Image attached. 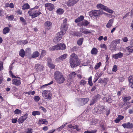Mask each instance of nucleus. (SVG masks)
<instances>
[{"mask_svg": "<svg viewBox=\"0 0 133 133\" xmlns=\"http://www.w3.org/2000/svg\"><path fill=\"white\" fill-rule=\"evenodd\" d=\"M17 119V118H16L14 119H12V122L14 123H16V122Z\"/></svg>", "mask_w": 133, "mask_h": 133, "instance_id": "obj_63", "label": "nucleus"}, {"mask_svg": "<svg viewBox=\"0 0 133 133\" xmlns=\"http://www.w3.org/2000/svg\"><path fill=\"white\" fill-rule=\"evenodd\" d=\"M123 55V54L122 53L119 52L117 54L113 55L112 56L114 59H117L118 58H120L122 57Z\"/></svg>", "mask_w": 133, "mask_h": 133, "instance_id": "obj_16", "label": "nucleus"}, {"mask_svg": "<svg viewBox=\"0 0 133 133\" xmlns=\"http://www.w3.org/2000/svg\"><path fill=\"white\" fill-rule=\"evenodd\" d=\"M42 96L45 99L50 100L52 98V95L50 91L44 90L42 92Z\"/></svg>", "mask_w": 133, "mask_h": 133, "instance_id": "obj_7", "label": "nucleus"}, {"mask_svg": "<svg viewBox=\"0 0 133 133\" xmlns=\"http://www.w3.org/2000/svg\"><path fill=\"white\" fill-rule=\"evenodd\" d=\"M48 65L50 68L52 69H54L55 68V65L52 63L48 64Z\"/></svg>", "mask_w": 133, "mask_h": 133, "instance_id": "obj_52", "label": "nucleus"}, {"mask_svg": "<svg viewBox=\"0 0 133 133\" xmlns=\"http://www.w3.org/2000/svg\"><path fill=\"white\" fill-rule=\"evenodd\" d=\"M48 122L46 121V119H42L39 120L38 122V124H47Z\"/></svg>", "mask_w": 133, "mask_h": 133, "instance_id": "obj_27", "label": "nucleus"}, {"mask_svg": "<svg viewBox=\"0 0 133 133\" xmlns=\"http://www.w3.org/2000/svg\"><path fill=\"white\" fill-rule=\"evenodd\" d=\"M9 73L10 74V75L11 76L12 78H19V77H16L13 74V73L10 70L9 71Z\"/></svg>", "mask_w": 133, "mask_h": 133, "instance_id": "obj_53", "label": "nucleus"}, {"mask_svg": "<svg viewBox=\"0 0 133 133\" xmlns=\"http://www.w3.org/2000/svg\"><path fill=\"white\" fill-rule=\"evenodd\" d=\"M90 24V22L87 20H84L80 23L81 26H87Z\"/></svg>", "mask_w": 133, "mask_h": 133, "instance_id": "obj_26", "label": "nucleus"}, {"mask_svg": "<svg viewBox=\"0 0 133 133\" xmlns=\"http://www.w3.org/2000/svg\"><path fill=\"white\" fill-rule=\"evenodd\" d=\"M87 82L84 80H81L79 82V84L81 85H84Z\"/></svg>", "mask_w": 133, "mask_h": 133, "instance_id": "obj_40", "label": "nucleus"}, {"mask_svg": "<svg viewBox=\"0 0 133 133\" xmlns=\"http://www.w3.org/2000/svg\"><path fill=\"white\" fill-rule=\"evenodd\" d=\"M25 51L23 49H21L19 52V55L22 57H24L25 56Z\"/></svg>", "mask_w": 133, "mask_h": 133, "instance_id": "obj_33", "label": "nucleus"}, {"mask_svg": "<svg viewBox=\"0 0 133 133\" xmlns=\"http://www.w3.org/2000/svg\"><path fill=\"white\" fill-rule=\"evenodd\" d=\"M96 130H94L92 131H87L84 132V133H95L96 132Z\"/></svg>", "mask_w": 133, "mask_h": 133, "instance_id": "obj_56", "label": "nucleus"}, {"mask_svg": "<svg viewBox=\"0 0 133 133\" xmlns=\"http://www.w3.org/2000/svg\"><path fill=\"white\" fill-rule=\"evenodd\" d=\"M6 18H8L9 20L12 21L14 18V16L13 15L10 16L7 15L6 16Z\"/></svg>", "mask_w": 133, "mask_h": 133, "instance_id": "obj_43", "label": "nucleus"}, {"mask_svg": "<svg viewBox=\"0 0 133 133\" xmlns=\"http://www.w3.org/2000/svg\"><path fill=\"white\" fill-rule=\"evenodd\" d=\"M67 124V123H66L65 124L62 125L61 127L58 128L57 129V130L59 131H61L62 129H63L66 126V125Z\"/></svg>", "mask_w": 133, "mask_h": 133, "instance_id": "obj_45", "label": "nucleus"}, {"mask_svg": "<svg viewBox=\"0 0 133 133\" xmlns=\"http://www.w3.org/2000/svg\"><path fill=\"white\" fill-rule=\"evenodd\" d=\"M12 84L18 86L21 84L20 80L19 79H14L12 80Z\"/></svg>", "mask_w": 133, "mask_h": 133, "instance_id": "obj_17", "label": "nucleus"}, {"mask_svg": "<svg viewBox=\"0 0 133 133\" xmlns=\"http://www.w3.org/2000/svg\"><path fill=\"white\" fill-rule=\"evenodd\" d=\"M114 22V20L112 19H110L108 22L107 23V25L106 27L108 28H109L111 27L112 25V23Z\"/></svg>", "mask_w": 133, "mask_h": 133, "instance_id": "obj_23", "label": "nucleus"}, {"mask_svg": "<svg viewBox=\"0 0 133 133\" xmlns=\"http://www.w3.org/2000/svg\"><path fill=\"white\" fill-rule=\"evenodd\" d=\"M45 7H47V9L49 11H52L54 8V5L50 3H46L45 4Z\"/></svg>", "mask_w": 133, "mask_h": 133, "instance_id": "obj_12", "label": "nucleus"}, {"mask_svg": "<svg viewBox=\"0 0 133 133\" xmlns=\"http://www.w3.org/2000/svg\"><path fill=\"white\" fill-rule=\"evenodd\" d=\"M40 114V112L38 111H34L32 112V115L34 116L36 115H39Z\"/></svg>", "mask_w": 133, "mask_h": 133, "instance_id": "obj_37", "label": "nucleus"}, {"mask_svg": "<svg viewBox=\"0 0 133 133\" xmlns=\"http://www.w3.org/2000/svg\"><path fill=\"white\" fill-rule=\"evenodd\" d=\"M116 44L114 42H112L110 47V49L112 51L115 50L116 48Z\"/></svg>", "mask_w": 133, "mask_h": 133, "instance_id": "obj_19", "label": "nucleus"}, {"mask_svg": "<svg viewBox=\"0 0 133 133\" xmlns=\"http://www.w3.org/2000/svg\"><path fill=\"white\" fill-rule=\"evenodd\" d=\"M91 53L92 55H96L98 52L97 49L95 48H93L91 51Z\"/></svg>", "mask_w": 133, "mask_h": 133, "instance_id": "obj_32", "label": "nucleus"}, {"mask_svg": "<svg viewBox=\"0 0 133 133\" xmlns=\"http://www.w3.org/2000/svg\"><path fill=\"white\" fill-rule=\"evenodd\" d=\"M28 114H25L24 115L18 119L17 122L19 124L22 123L27 118Z\"/></svg>", "mask_w": 133, "mask_h": 133, "instance_id": "obj_10", "label": "nucleus"}, {"mask_svg": "<svg viewBox=\"0 0 133 133\" xmlns=\"http://www.w3.org/2000/svg\"><path fill=\"white\" fill-rule=\"evenodd\" d=\"M22 9L23 10L28 9L30 8V6L28 3L24 4L22 6Z\"/></svg>", "mask_w": 133, "mask_h": 133, "instance_id": "obj_34", "label": "nucleus"}, {"mask_svg": "<svg viewBox=\"0 0 133 133\" xmlns=\"http://www.w3.org/2000/svg\"><path fill=\"white\" fill-rule=\"evenodd\" d=\"M104 106L103 105L99 106L97 107V108L98 109V110L101 113L102 112V110L104 108Z\"/></svg>", "mask_w": 133, "mask_h": 133, "instance_id": "obj_39", "label": "nucleus"}, {"mask_svg": "<svg viewBox=\"0 0 133 133\" xmlns=\"http://www.w3.org/2000/svg\"><path fill=\"white\" fill-rule=\"evenodd\" d=\"M20 20L23 22L24 23V24L26 23L25 19L22 17H20Z\"/></svg>", "mask_w": 133, "mask_h": 133, "instance_id": "obj_55", "label": "nucleus"}, {"mask_svg": "<svg viewBox=\"0 0 133 133\" xmlns=\"http://www.w3.org/2000/svg\"><path fill=\"white\" fill-rule=\"evenodd\" d=\"M38 8V6H36L30 9L28 11L29 15L32 18H34L42 14L39 10H36Z\"/></svg>", "mask_w": 133, "mask_h": 133, "instance_id": "obj_4", "label": "nucleus"}, {"mask_svg": "<svg viewBox=\"0 0 133 133\" xmlns=\"http://www.w3.org/2000/svg\"><path fill=\"white\" fill-rule=\"evenodd\" d=\"M10 29L9 28L6 27L4 28L3 29V32L4 34H6V33H8L10 31Z\"/></svg>", "mask_w": 133, "mask_h": 133, "instance_id": "obj_29", "label": "nucleus"}, {"mask_svg": "<svg viewBox=\"0 0 133 133\" xmlns=\"http://www.w3.org/2000/svg\"><path fill=\"white\" fill-rule=\"evenodd\" d=\"M39 55V53L37 51H35L31 55V57L32 58H34L38 57Z\"/></svg>", "mask_w": 133, "mask_h": 133, "instance_id": "obj_28", "label": "nucleus"}, {"mask_svg": "<svg viewBox=\"0 0 133 133\" xmlns=\"http://www.w3.org/2000/svg\"><path fill=\"white\" fill-rule=\"evenodd\" d=\"M46 51L45 50H42L40 56V58H42L46 55Z\"/></svg>", "mask_w": 133, "mask_h": 133, "instance_id": "obj_38", "label": "nucleus"}, {"mask_svg": "<svg viewBox=\"0 0 133 133\" xmlns=\"http://www.w3.org/2000/svg\"><path fill=\"white\" fill-rule=\"evenodd\" d=\"M3 69V63L2 62H0V70H2Z\"/></svg>", "mask_w": 133, "mask_h": 133, "instance_id": "obj_62", "label": "nucleus"}, {"mask_svg": "<svg viewBox=\"0 0 133 133\" xmlns=\"http://www.w3.org/2000/svg\"><path fill=\"white\" fill-rule=\"evenodd\" d=\"M101 98V96L98 94L94 96L90 101V105H92L94 104L97 101Z\"/></svg>", "mask_w": 133, "mask_h": 133, "instance_id": "obj_9", "label": "nucleus"}, {"mask_svg": "<svg viewBox=\"0 0 133 133\" xmlns=\"http://www.w3.org/2000/svg\"><path fill=\"white\" fill-rule=\"evenodd\" d=\"M52 23L51 22L48 21L46 22L45 23V27L48 29H49L51 27Z\"/></svg>", "mask_w": 133, "mask_h": 133, "instance_id": "obj_21", "label": "nucleus"}, {"mask_svg": "<svg viewBox=\"0 0 133 133\" xmlns=\"http://www.w3.org/2000/svg\"><path fill=\"white\" fill-rule=\"evenodd\" d=\"M105 11L111 14H112L114 12L113 10L108 8L107 7Z\"/></svg>", "mask_w": 133, "mask_h": 133, "instance_id": "obj_50", "label": "nucleus"}, {"mask_svg": "<svg viewBox=\"0 0 133 133\" xmlns=\"http://www.w3.org/2000/svg\"><path fill=\"white\" fill-rule=\"evenodd\" d=\"M28 43V41L27 40H24V41H21L20 42V43H19V45L21 44H26Z\"/></svg>", "mask_w": 133, "mask_h": 133, "instance_id": "obj_51", "label": "nucleus"}, {"mask_svg": "<svg viewBox=\"0 0 133 133\" xmlns=\"http://www.w3.org/2000/svg\"><path fill=\"white\" fill-rule=\"evenodd\" d=\"M53 83V81H51L49 83L46 84H45L44 85H43L42 87H41V89H42L43 88H44L45 87L47 86L48 85H49L52 84Z\"/></svg>", "mask_w": 133, "mask_h": 133, "instance_id": "obj_46", "label": "nucleus"}, {"mask_svg": "<svg viewBox=\"0 0 133 133\" xmlns=\"http://www.w3.org/2000/svg\"><path fill=\"white\" fill-rule=\"evenodd\" d=\"M39 108L40 109L42 110L43 111H44V112H46V109L43 107L40 106L39 107Z\"/></svg>", "mask_w": 133, "mask_h": 133, "instance_id": "obj_64", "label": "nucleus"}, {"mask_svg": "<svg viewBox=\"0 0 133 133\" xmlns=\"http://www.w3.org/2000/svg\"><path fill=\"white\" fill-rule=\"evenodd\" d=\"M93 111L94 113H96L97 114H99L101 113L98 110V109L97 108H95L93 110Z\"/></svg>", "mask_w": 133, "mask_h": 133, "instance_id": "obj_49", "label": "nucleus"}, {"mask_svg": "<svg viewBox=\"0 0 133 133\" xmlns=\"http://www.w3.org/2000/svg\"><path fill=\"white\" fill-rule=\"evenodd\" d=\"M34 99L36 102H38L40 99V98L38 96H36L34 97Z\"/></svg>", "mask_w": 133, "mask_h": 133, "instance_id": "obj_54", "label": "nucleus"}, {"mask_svg": "<svg viewBox=\"0 0 133 133\" xmlns=\"http://www.w3.org/2000/svg\"><path fill=\"white\" fill-rule=\"evenodd\" d=\"M14 113L16 115L21 114L22 113V111L21 110L18 109H16L15 110Z\"/></svg>", "mask_w": 133, "mask_h": 133, "instance_id": "obj_41", "label": "nucleus"}, {"mask_svg": "<svg viewBox=\"0 0 133 133\" xmlns=\"http://www.w3.org/2000/svg\"><path fill=\"white\" fill-rule=\"evenodd\" d=\"M83 40V38H81L77 41V43L79 45H80L82 44Z\"/></svg>", "mask_w": 133, "mask_h": 133, "instance_id": "obj_36", "label": "nucleus"}, {"mask_svg": "<svg viewBox=\"0 0 133 133\" xmlns=\"http://www.w3.org/2000/svg\"><path fill=\"white\" fill-rule=\"evenodd\" d=\"M16 12V13L19 15H21L22 14V12L19 9L17 10Z\"/></svg>", "mask_w": 133, "mask_h": 133, "instance_id": "obj_59", "label": "nucleus"}, {"mask_svg": "<svg viewBox=\"0 0 133 133\" xmlns=\"http://www.w3.org/2000/svg\"><path fill=\"white\" fill-rule=\"evenodd\" d=\"M104 99L106 102L111 103L112 102L111 97L108 94H105V95Z\"/></svg>", "mask_w": 133, "mask_h": 133, "instance_id": "obj_18", "label": "nucleus"}, {"mask_svg": "<svg viewBox=\"0 0 133 133\" xmlns=\"http://www.w3.org/2000/svg\"><path fill=\"white\" fill-rule=\"evenodd\" d=\"M56 12L58 14H62L64 12V10L63 9L59 8L57 10Z\"/></svg>", "mask_w": 133, "mask_h": 133, "instance_id": "obj_35", "label": "nucleus"}, {"mask_svg": "<svg viewBox=\"0 0 133 133\" xmlns=\"http://www.w3.org/2000/svg\"><path fill=\"white\" fill-rule=\"evenodd\" d=\"M52 60L50 58L48 57L47 59V64H48L52 63Z\"/></svg>", "mask_w": 133, "mask_h": 133, "instance_id": "obj_58", "label": "nucleus"}, {"mask_svg": "<svg viewBox=\"0 0 133 133\" xmlns=\"http://www.w3.org/2000/svg\"><path fill=\"white\" fill-rule=\"evenodd\" d=\"M61 31L57 33L53 40L55 43L58 42L62 38V35H64L67 30V26L66 23H63L61 26Z\"/></svg>", "mask_w": 133, "mask_h": 133, "instance_id": "obj_1", "label": "nucleus"}, {"mask_svg": "<svg viewBox=\"0 0 133 133\" xmlns=\"http://www.w3.org/2000/svg\"><path fill=\"white\" fill-rule=\"evenodd\" d=\"M89 101V99L88 98H80L78 100V105L83 106L86 104Z\"/></svg>", "mask_w": 133, "mask_h": 133, "instance_id": "obj_8", "label": "nucleus"}, {"mask_svg": "<svg viewBox=\"0 0 133 133\" xmlns=\"http://www.w3.org/2000/svg\"><path fill=\"white\" fill-rule=\"evenodd\" d=\"M66 46L64 44L60 43L50 47L49 49L50 51L58 50H64L66 49Z\"/></svg>", "mask_w": 133, "mask_h": 133, "instance_id": "obj_5", "label": "nucleus"}, {"mask_svg": "<svg viewBox=\"0 0 133 133\" xmlns=\"http://www.w3.org/2000/svg\"><path fill=\"white\" fill-rule=\"evenodd\" d=\"M101 62H99L98 63H97L95 66V69L96 70L97 69L101 66Z\"/></svg>", "mask_w": 133, "mask_h": 133, "instance_id": "obj_42", "label": "nucleus"}, {"mask_svg": "<svg viewBox=\"0 0 133 133\" xmlns=\"http://www.w3.org/2000/svg\"><path fill=\"white\" fill-rule=\"evenodd\" d=\"M44 68L43 65L39 64H36L35 66V69L37 71H43Z\"/></svg>", "mask_w": 133, "mask_h": 133, "instance_id": "obj_13", "label": "nucleus"}, {"mask_svg": "<svg viewBox=\"0 0 133 133\" xmlns=\"http://www.w3.org/2000/svg\"><path fill=\"white\" fill-rule=\"evenodd\" d=\"M102 14V12L100 10H92L89 12V15L90 17L94 16L97 18Z\"/></svg>", "mask_w": 133, "mask_h": 133, "instance_id": "obj_6", "label": "nucleus"}, {"mask_svg": "<svg viewBox=\"0 0 133 133\" xmlns=\"http://www.w3.org/2000/svg\"><path fill=\"white\" fill-rule=\"evenodd\" d=\"M123 100L124 102L128 101L131 98V97L129 96L125 97L123 96L122 97Z\"/></svg>", "mask_w": 133, "mask_h": 133, "instance_id": "obj_30", "label": "nucleus"}, {"mask_svg": "<svg viewBox=\"0 0 133 133\" xmlns=\"http://www.w3.org/2000/svg\"><path fill=\"white\" fill-rule=\"evenodd\" d=\"M96 6L98 9H100L102 10L105 11L107 7L102 4H98Z\"/></svg>", "mask_w": 133, "mask_h": 133, "instance_id": "obj_20", "label": "nucleus"}, {"mask_svg": "<svg viewBox=\"0 0 133 133\" xmlns=\"http://www.w3.org/2000/svg\"><path fill=\"white\" fill-rule=\"evenodd\" d=\"M67 56V54H64L63 55H61L59 58L56 59L57 61H59L60 60H63L65 59Z\"/></svg>", "mask_w": 133, "mask_h": 133, "instance_id": "obj_22", "label": "nucleus"}, {"mask_svg": "<svg viewBox=\"0 0 133 133\" xmlns=\"http://www.w3.org/2000/svg\"><path fill=\"white\" fill-rule=\"evenodd\" d=\"M117 70V66L116 65H115L112 68V71H116Z\"/></svg>", "mask_w": 133, "mask_h": 133, "instance_id": "obj_60", "label": "nucleus"}, {"mask_svg": "<svg viewBox=\"0 0 133 133\" xmlns=\"http://www.w3.org/2000/svg\"><path fill=\"white\" fill-rule=\"evenodd\" d=\"M124 118V116L121 115H118L116 119L115 120V122L117 123L119 122L120 121L123 119Z\"/></svg>", "mask_w": 133, "mask_h": 133, "instance_id": "obj_25", "label": "nucleus"}, {"mask_svg": "<svg viewBox=\"0 0 133 133\" xmlns=\"http://www.w3.org/2000/svg\"><path fill=\"white\" fill-rule=\"evenodd\" d=\"M79 0H68L66 4L69 6H73Z\"/></svg>", "mask_w": 133, "mask_h": 133, "instance_id": "obj_11", "label": "nucleus"}, {"mask_svg": "<svg viewBox=\"0 0 133 133\" xmlns=\"http://www.w3.org/2000/svg\"><path fill=\"white\" fill-rule=\"evenodd\" d=\"M54 77L56 82L59 84L63 83L65 80L62 74L58 71H56L54 73Z\"/></svg>", "mask_w": 133, "mask_h": 133, "instance_id": "obj_3", "label": "nucleus"}, {"mask_svg": "<svg viewBox=\"0 0 133 133\" xmlns=\"http://www.w3.org/2000/svg\"><path fill=\"white\" fill-rule=\"evenodd\" d=\"M4 16V11L2 9H0V16Z\"/></svg>", "mask_w": 133, "mask_h": 133, "instance_id": "obj_61", "label": "nucleus"}, {"mask_svg": "<svg viewBox=\"0 0 133 133\" xmlns=\"http://www.w3.org/2000/svg\"><path fill=\"white\" fill-rule=\"evenodd\" d=\"M76 75V74L75 72H73L70 74V76L71 78H74Z\"/></svg>", "mask_w": 133, "mask_h": 133, "instance_id": "obj_44", "label": "nucleus"}, {"mask_svg": "<svg viewBox=\"0 0 133 133\" xmlns=\"http://www.w3.org/2000/svg\"><path fill=\"white\" fill-rule=\"evenodd\" d=\"M100 47L104 49L105 50L107 49V46L104 44H102L100 45Z\"/></svg>", "mask_w": 133, "mask_h": 133, "instance_id": "obj_48", "label": "nucleus"}, {"mask_svg": "<svg viewBox=\"0 0 133 133\" xmlns=\"http://www.w3.org/2000/svg\"><path fill=\"white\" fill-rule=\"evenodd\" d=\"M70 57L69 62L71 67L74 68L80 65V60L76 54L73 53L70 55Z\"/></svg>", "mask_w": 133, "mask_h": 133, "instance_id": "obj_2", "label": "nucleus"}, {"mask_svg": "<svg viewBox=\"0 0 133 133\" xmlns=\"http://www.w3.org/2000/svg\"><path fill=\"white\" fill-rule=\"evenodd\" d=\"M122 125L124 128L129 129L133 127V124L129 122H128L127 123H124L122 124Z\"/></svg>", "mask_w": 133, "mask_h": 133, "instance_id": "obj_15", "label": "nucleus"}, {"mask_svg": "<svg viewBox=\"0 0 133 133\" xmlns=\"http://www.w3.org/2000/svg\"><path fill=\"white\" fill-rule=\"evenodd\" d=\"M128 81L130 82H133V77L131 76H130L128 78Z\"/></svg>", "mask_w": 133, "mask_h": 133, "instance_id": "obj_57", "label": "nucleus"}, {"mask_svg": "<svg viewBox=\"0 0 133 133\" xmlns=\"http://www.w3.org/2000/svg\"><path fill=\"white\" fill-rule=\"evenodd\" d=\"M84 18V17L83 16H81L75 19V22L76 23H78L83 20Z\"/></svg>", "mask_w": 133, "mask_h": 133, "instance_id": "obj_24", "label": "nucleus"}, {"mask_svg": "<svg viewBox=\"0 0 133 133\" xmlns=\"http://www.w3.org/2000/svg\"><path fill=\"white\" fill-rule=\"evenodd\" d=\"M127 50H128L129 53L133 52V46L130 45L127 48Z\"/></svg>", "mask_w": 133, "mask_h": 133, "instance_id": "obj_31", "label": "nucleus"}, {"mask_svg": "<svg viewBox=\"0 0 133 133\" xmlns=\"http://www.w3.org/2000/svg\"><path fill=\"white\" fill-rule=\"evenodd\" d=\"M25 94H28L29 95H34L35 94V92L34 91L25 92Z\"/></svg>", "mask_w": 133, "mask_h": 133, "instance_id": "obj_47", "label": "nucleus"}, {"mask_svg": "<svg viewBox=\"0 0 133 133\" xmlns=\"http://www.w3.org/2000/svg\"><path fill=\"white\" fill-rule=\"evenodd\" d=\"M79 30L80 32L84 34H89L91 32V30L83 28H80Z\"/></svg>", "mask_w": 133, "mask_h": 133, "instance_id": "obj_14", "label": "nucleus"}]
</instances>
